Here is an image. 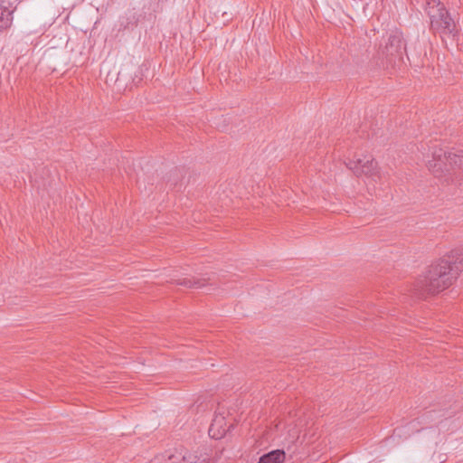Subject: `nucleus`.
Segmentation results:
<instances>
[{
  "instance_id": "nucleus-1",
  "label": "nucleus",
  "mask_w": 463,
  "mask_h": 463,
  "mask_svg": "<svg viewBox=\"0 0 463 463\" xmlns=\"http://www.w3.org/2000/svg\"><path fill=\"white\" fill-rule=\"evenodd\" d=\"M449 267L441 261L431 266L416 282V289L421 293L435 294L452 284L454 279L448 270Z\"/></svg>"
},
{
  "instance_id": "nucleus-2",
  "label": "nucleus",
  "mask_w": 463,
  "mask_h": 463,
  "mask_svg": "<svg viewBox=\"0 0 463 463\" xmlns=\"http://www.w3.org/2000/svg\"><path fill=\"white\" fill-rule=\"evenodd\" d=\"M427 12L433 31L442 35H451L454 33L456 24L444 5L439 0H430L428 2Z\"/></svg>"
},
{
  "instance_id": "nucleus-3",
  "label": "nucleus",
  "mask_w": 463,
  "mask_h": 463,
  "mask_svg": "<svg viewBox=\"0 0 463 463\" xmlns=\"http://www.w3.org/2000/svg\"><path fill=\"white\" fill-rule=\"evenodd\" d=\"M345 164L356 175H365L374 183L382 177L378 164L372 156H355L354 159H348Z\"/></svg>"
},
{
  "instance_id": "nucleus-4",
  "label": "nucleus",
  "mask_w": 463,
  "mask_h": 463,
  "mask_svg": "<svg viewBox=\"0 0 463 463\" xmlns=\"http://www.w3.org/2000/svg\"><path fill=\"white\" fill-rule=\"evenodd\" d=\"M442 264L448 265L449 274L455 279L463 270V250L456 249L451 250L447 256L440 260Z\"/></svg>"
},
{
  "instance_id": "nucleus-5",
  "label": "nucleus",
  "mask_w": 463,
  "mask_h": 463,
  "mask_svg": "<svg viewBox=\"0 0 463 463\" xmlns=\"http://www.w3.org/2000/svg\"><path fill=\"white\" fill-rule=\"evenodd\" d=\"M285 458V451L282 449H276L261 456L258 463H283Z\"/></svg>"
},
{
  "instance_id": "nucleus-6",
  "label": "nucleus",
  "mask_w": 463,
  "mask_h": 463,
  "mask_svg": "<svg viewBox=\"0 0 463 463\" xmlns=\"http://www.w3.org/2000/svg\"><path fill=\"white\" fill-rule=\"evenodd\" d=\"M402 50H405V44L399 35H392L389 39V46H387V52L391 55H401Z\"/></svg>"
},
{
  "instance_id": "nucleus-7",
  "label": "nucleus",
  "mask_w": 463,
  "mask_h": 463,
  "mask_svg": "<svg viewBox=\"0 0 463 463\" xmlns=\"http://www.w3.org/2000/svg\"><path fill=\"white\" fill-rule=\"evenodd\" d=\"M13 22V11L0 4V31L11 26Z\"/></svg>"
},
{
  "instance_id": "nucleus-8",
  "label": "nucleus",
  "mask_w": 463,
  "mask_h": 463,
  "mask_svg": "<svg viewBox=\"0 0 463 463\" xmlns=\"http://www.w3.org/2000/svg\"><path fill=\"white\" fill-rule=\"evenodd\" d=\"M445 157L447 158V160L449 161V163L450 165H456L458 166L463 165V156L462 155L449 152L448 154V156L445 155Z\"/></svg>"
},
{
  "instance_id": "nucleus-9",
  "label": "nucleus",
  "mask_w": 463,
  "mask_h": 463,
  "mask_svg": "<svg viewBox=\"0 0 463 463\" xmlns=\"http://www.w3.org/2000/svg\"><path fill=\"white\" fill-rule=\"evenodd\" d=\"M180 284L184 285L189 288H201L203 285V283H201L200 280L190 279H184V281L181 282Z\"/></svg>"
},
{
  "instance_id": "nucleus-10",
  "label": "nucleus",
  "mask_w": 463,
  "mask_h": 463,
  "mask_svg": "<svg viewBox=\"0 0 463 463\" xmlns=\"http://www.w3.org/2000/svg\"><path fill=\"white\" fill-rule=\"evenodd\" d=\"M217 423H218V420H214V423H213V424H212V426H211V428H210V430H209L210 434H211L213 438H216V439H218L219 437H218L217 435H215V433H213V432L214 426H215Z\"/></svg>"
},
{
  "instance_id": "nucleus-11",
  "label": "nucleus",
  "mask_w": 463,
  "mask_h": 463,
  "mask_svg": "<svg viewBox=\"0 0 463 463\" xmlns=\"http://www.w3.org/2000/svg\"><path fill=\"white\" fill-rule=\"evenodd\" d=\"M429 169L432 170L434 173H436L438 170H436L437 164H432L431 162H429L428 164Z\"/></svg>"
},
{
  "instance_id": "nucleus-12",
  "label": "nucleus",
  "mask_w": 463,
  "mask_h": 463,
  "mask_svg": "<svg viewBox=\"0 0 463 463\" xmlns=\"http://www.w3.org/2000/svg\"><path fill=\"white\" fill-rule=\"evenodd\" d=\"M437 156L439 157V161H441V155L439 154Z\"/></svg>"
}]
</instances>
